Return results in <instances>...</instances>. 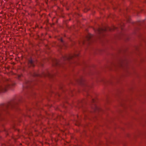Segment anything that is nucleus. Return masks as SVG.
I'll return each instance as SVG.
<instances>
[{"label": "nucleus", "instance_id": "obj_1", "mask_svg": "<svg viewBox=\"0 0 146 146\" xmlns=\"http://www.w3.org/2000/svg\"><path fill=\"white\" fill-rule=\"evenodd\" d=\"M21 101V99H18L11 101L7 103L3 104L0 105V120L3 118V116L7 113L9 110L17 108L19 102Z\"/></svg>", "mask_w": 146, "mask_h": 146}, {"label": "nucleus", "instance_id": "obj_2", "mask_svg": "<svg viewBox=\"0 0 146 146\" xmlns=\"http://www.w3.org/2000/svg\"><path fill=\"white\" fill-rule=\"evenodd\" d=\"M10 86L9 84L6 83H0V91L5 92L7 89Z\"/></svg>", "mask_w": 146, "mask_h": 146}, {"label": "nucleus", "instance_id": "obj_3", "mask_svg": "<svg viewBox=\"0 0 146 146\" xmlns=\"http://www.w3.org/2000/svg\"><path fill=\"white\" fill-rule=\"evenodd\" d=\"M78 55L77 54L66 55L63 56V58L64 60H69L74 56H78Z\"/></svg>", "mask_w": 146, "mask_h": 146}, {"label": "nucleus", "instance_id": "obj_4", "mask_svg": "<svg viewBox=\"0 0 146 146\" xmlns=\"http://www.w3.org/2000/svg\"><path fill=\"white\" fill-rule=\"evenodd\" d=\"M31 84V82L29 81H26L23 85L24 89H28L30 87Z\"/></svg>", "mask_w": 146, "mask_h": 146}, {"label": "nucleus", "instance_id": "obj_5", "mask_svg": "<svg viewBox=\"0 0 146 146\" xmlns=\"http://www.w3.org/2000/svg\"><path fill=\"white\" fill-rule=\"evenodd\" d=\"M106 29L105 28H99L97 29V32L99 34H100L103 32L106 31Z\"/></svg>", "mask_w": 146, "mask_h": 146}, {"label": "nucleus", "instance_id": "obj_6", "mask_svg": "<svg viewBox=\"0 0 146 146\" xmlns=\"http://www.w3.org/2000/svg\"><path fill=\"white\" fill-rule=\"evenodd\" d=\"M34 62L32 60L30 59L29 60V64L31 66H34Z\"/></svg>", "mask_w": 146, "mask_h": 146}, {"label": "nucleus", "instance_id": "obj_7", "mask_svg": "<svg viewBox=\"0 0 146 146\" xmlns=\"http://www.w3.org/2000/svg\"><path fill=\"white\" fill-rule=\"evenodd\" d=\"M93 35L91 34H89L87 36L88 40H89L92 37Z\"/></svg>", "mask_w": 146, "mask_h": 146}, {"label": "nucleus", "instance_id": "obj_8", "mask_svg": "<svg viewBox=\"0 0 146 146\" xmlns=\"http://www.w3.org/2000/svg\"><path fill=\"white\" fill-rule=\"evenodd\" d=\"M54 64L57 65L59 64L58 61L57 60H55L54 61Z\"/></svg>", "mask_w": 146, "mask_h": 146}, {"label": "nucleus", "instance_id": "obj_9", "mask_svg": "<svg viewBox=\"0 0 146 146\" xmlns=\"http://www.w3.org/2000/svg\"><path fill=\"white\" fill-rule=\"evenodd\" d=\"M32 76H38V74H36L35 73H34L33 74H32Z\"/></svg>", "mask_w": 146, "mask_h": 146}, {"label": "nucleus", "instance_id": "obj_10", "mask_svg": "<svg viewBox=\"0 0 146 146\" xmlns=\"http://www.w3.org/2000/svg\"><path fill=\"white\" fill-rule=\"evenodd\" d=\"M44 75L47 76H50V74L49 73H48L47 74H44Z\"/></svg>", "mask_w": 146, "mask_h": 146}, {"label": "nucleus", "instance_id": "obj_11", "mask_svg": "<svg viewBox=\"0 0 146 146\" xmlns=\"http://www.w3.org/2000/svg\"><path fill=\"white\" fill-rule=\"evenodd\" d=\"M60 41H61V42H63V40L62 39V38H60Z\"/></svg>", "mask_w": 146, "mask_h": 146}, {"label": "nucleus", "instance_id": "obj_12", "mask_svg": "<svg viewBox=\"0 0 146 146\" xmlns=\"http://www.w3.org/2000/svg\"><path fill=\"white\" fill-rule=\"evenodd\" d=\"M21 77V75H18V78H19L20 77Z\"/></svg>", "mask_w": 146, "mask_h": 146}, {"label": "nucleus", "instance_id": "obj_13", "mask_svg": "<svg viewBox=\"0 0 146 146\" xmlns=\"http://www.w3.org/2000/svg\"><path fill=\"white\" fill-rule=\"evenodd\" d=\"M92 102H95V100H94V99H92Z\"/></svg>", "mask_w": 146, "mask_h": 146}, {"label": "nucleus", "instance_id": "obj_14", "mask_svg": "<svg viewBox=\"0 0 146 146\" xmlns=\"http://www.w3.org/2000/svg\"><path fill=\"white\" fill-rule=\"evenodd\" d=\"M98 109V108H97V107H96V106H95V110H95L96 109Z\"/></svg>", "mask_w": 146, "mask_h": 146}]
</instances>
